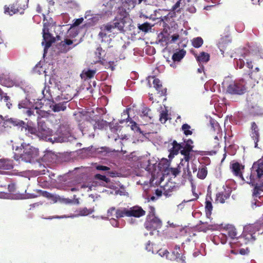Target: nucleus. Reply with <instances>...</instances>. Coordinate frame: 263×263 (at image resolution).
Instances as JSON below:
<instances>
[{"mask_svg":"<svg viewBox=\"0 0 263 263\" xmlns=\"http://www.w3.org/2000/svg\"><path fill=\"white\" fill-rule=\"evenodd\" d=\"M182 149H181L180 153L181 154H190L191 151H192V149L193 146H190L189 144H184V143H181Z\"/></svg>","mask_w":263,"mask_h":263,"instance_id":"4c0bfd02","label":"nucleus"},{"mask_svg":"<svg viewBox=\"0 0 263 263\" xmlns=\"http://www.w3.org/2000/svg\"><path fill=\"white\" fill-rule=\"evenodd\" d=\"M40 112L41 110L36 107L33 110L28 109L26 113L28 117L33 116L37 121L36 136L40 139L52 141V138L51 137L52 135V130L47 126L44 121H39L41 119Z\"/></svg>","mask_w":263,"mask_h":263,"instance_id":"f257e3e1","label":"nucleus"},{"mask_svg":"<svg viewBox=\"0 0 263 263\" xmlns=\"http://www.w3.org/2000/svg\"><path fill=\"white\" fill-rule=\"evenodd\" d=\"M158 254L161 256H167V254H168V252L167 251V250H162V249H160L158 251Z\"/></svg>","mask_w":263,"mask_h":263,"instance_id":"0e129e2a","label":"nucleus"},{"mask_svg":"<svg viewBox=\"0 0 263 263\" xmlns=\"http://www.w3.org/2000/svg\"><path fill=\"white\" fill-rule=\"evenodd\" d=\"M179 38V35L178 34H174L171 36V40L169 42L170 43H173L175 42Z\"/></svg>","mask_w":263,"mask_h":263,"instance_id":"e2e57ef3","label":"nucleus"},{"mask_svg":"<svg viewBox=\"0 0 263 263\" xmlns=\"http://www.w3.org/2000/svg\"><path fill=\"white\" fill-rule=\"evenodd\" d=\"M43 41L42 44H44V52L51 46L52 44L55 41V38L49 32L48 28L43 29Z\"/></svg>","mask_w":263,"mask_h":263,"instance_id":"1a4fd4ad","label":"nucleus"},{"mask_svg":"<svg viewBox=\"0 0 263 263\" xmlns=\"http://www.w3.org/2000/svg\"><path fill=\"white\" fill-rule=\"evenodd\" d=\"M256 232L258 234L263 233V217L255 223L245 226L242 235L238 238L239 241H243L245 244L253 242L256 239Z\"/></svg>","mask_w":263,"mask_h":263,"instance_id":"f03ea898","label":"nucleus"},{"mask_svg":"<svg viewBox=\"0 0 263 263\" xmlns=\"http://www.w3.org/2000/svg\"><path fill=\"white\" fill-rule=\"evenodd\" d=\"M181 165H183V164L180 163L177 167L176 168H171V173L172 175H173L175 176H176L178 175L179 173L181 172L180 170L181 168Z\"/></svg>","mask_w":263,"mask_h":263,"instance_id":"09e8293b","label":"nucleus"},{"mask_svg":"<svg viewBox=\"0 0 263 263\" xmlns=\"http://www.w3.org/2000/svg\"><path fill=\"white\" fill-rule=\"evenodd\" d=\"M172 147L169 149L170 154L168 158L170 159L174 157V155H176L179 153V151H181V149L183 146L181 144L177 143L175 140H174L172 143Z\"/></svg>","mask_w":263,"mask_h":263,"instance_id":"f8f14e48","label":"nucleus"},{"mask_svg":"<svg viewBox=\"0 0 263 263\" xmlns=\"http://www.w3.org/2000/svg\"><path fill=\"white\" fill-rule=\"evenodd\" d=\"M105 51L103 50L102 47H98L96 51L95 52L96 55L98 57V60L100 61L102 59H103V57L104 55Z\"/></svg>","mask_w":263,"mask_h":263,"instance_id":"79ce46f5","label":"nucleus"},{"mask_svg":"<svg viewBox=\"0 0 263 263\" xmlns=\"http://www.w3.org/2000/svg\"><path fill=\"white\" fill-rule=\"evenodd\" d=\"M168 119V111L167 110H163L161 112L160 115L159 120L162 123H165Z\"/></svg>","mask_w":263,"mask_h":263,"instance_id":"a19ab883","label":"nucleus"},{"mask_svg":"<svg viewBox=\"0 0 263 263\" xmlns=\"http://www.w3.org/2000/svg\"><path fill=\"white\" fill-rule=\"evenodd\" d=\"M127 13L126 10L123 8H119L118 11V15L116 17L121 19V18H125L126 16Z\"/></svg>","mask_w":263,"mask_h":263,"instance_id":"a18cd8bd","label":"nucleus"},{"mask_svg":"<svg viewBox=\"0 0 263 263\" xmlns=\"http://www.w3.org/2000/svg\"><path fill=\"white\" fill-rule=\"evenodd\" d=\"M185 53L186 51L184 50H179V51H177L173 54L172 56V60L174 62H179L185 56Z\"/></svg>","mask_w":263,"mask_h":263,"instance_id":"bb28decb","label":"nucleus"},{"mask_svg":"<svg viewBox=\"0 0 263 263\" xmlns=\"http://www.w3.org/2000/svg\"><path fill=\"white\" fill-rule=\"evenodd\" d=\"M182 0H178L172 7L170 10V15L171 17H175L176 16V13L181 12V2Z\"/></svg>","mask_w":263,"mask_h":263,"instance_id":"6ab92c4d","label":"nucleus"},{"mask_svg":"<svg viewBox=\"0 0 263 263\" xmlns=\"http://www.w3.org/2000/svg\"><path fill=\"white\" fill-rule=\"evenodd\" d=\"M84 19L83 17L76 19L73 24V26H78L80 25L83 21Z\"/></svg>","mask_w":263,"mask_h":263,"instance_id":"338daca9","label":"nucleus"},{"mask_svg":"<svg viewBox=\"0 0 263 263\" xmlns=\"http://www.w3.org/2000/svg\"><path fill=\"white\" fill-rule=\"evenodd\" d=\"M263 175V160L259 159L254 162L252 165L249 181L248 183L252 185H254L256 178H260Z\"/></svg>","mask_w":263,"mask_h":263,"instance_id":"423d86ee","label":"nucleus"},{"mask_svg":"<svg viewBox=\"0 0 263 263\" xmlns=\"http://www.w3.org/2000/svg\"><path fill=\"white\" fill-rule=\"evenodd\" d=\"M12 127L10 119L5 120L3 116L0 115V134L3 132L5 128H11Z\"/></svg>","mask_w":263,"mask_h":263,"instance_id":"412c9836","label":"nucleus"},{"mask_svg":"<svg viewBox=\"0 0 263 263\" xmlns=\"http://www.w3.org/2000/svg\"><path fill=\"white\" fill-rule=\"evenodd\" d=\"M95 122L93 124V129L95 130L103 129L107 125V122L103 119H98V120H95Z\"/></svg>","mask_w":263,"mask_h":263,"instance_id":"393cba45","label":"nucleus"},{"mask_svg":"<svg viewBox=\"0 0 263 263\" xmlns=\"http://www.w3.org/2000/svg\"><path fill=\"white\" fill-rule=\"evenodd\" d=\"M229 36H226L224 37H221L219 41V47H223L224 46L225 41H228V43L230 42V41L229 40Z\"/></svg>","mask_w":263,"mask_h":263,"instance_id":"5fc2aeb1","label":"nucleus"},{"mask_svg":"<svg viewBox=\"0 0 263 263\" xmlns=\"http://www.w3.org/2000/svg\"><path fill=\"white\" fill-rule=\"evenodd\" d=\"M28 1L29 0H16L14 3L9 6H5L4 12L10 15L17 13L23 14L28 7Z\"/></svg>","mask_w":263,"mask_h":263,"instance_id":"39448f33","label":"nucleus"},{"mask_svg":"<svg viewBox=\"0 0 263 263\" xmlns=\"http://www.w3.org/2000/svg\"><path fill=\"white\" fill-rule=\"evenodd\" d=\"M145 249L146 250H147L149 252L153 251V245L151 244V243L149 241H148L147 242V243L146 245Z\"/></svg>","mask_w":263,"mask_h":263,"instance_id":"774afa93","label":"nucleus"},{"mask_svg":"<svg viewBox=\"0 0 263 263\" xmlns=\"http://www.w3.org/2000/svg\"><path fill=\"white\" fill-rule=\"evenodd\" d=\"M114 27L111 24H107L103 25L101 26L100 29L104 32H106L109 33H111L114 29Z\"/></svg>","mask_w":263,"mask_h":263,"instance_id":"ea45409f","label":"nucleus"},{"mask_svg":"<svg viewBox=\"0 0 263 263\" xmlns=\"http://www.w3.org/2000/svg\"><path fill=\"white\" fill-rule=\"evenodd\" d=\"M108 32H104L101 30V31L99 33V36L101 39L102 42H106L111 40L110 34L108 35Z\"/></svg>","mask_w":263,"mask_h":263,"instance_id":"f704fd0d","label":"nucleus"},{"mask_svg":"<svg viewBox=\"0 0 263 263\" xmlns=\"http://www.w3.org/2000/svg\"><path fill=\"white\" fill-rule=\"evenodd\" d=\"M230 168L233 173V174L237 177H239L242 179V170H244L245 166L240 164L238 162H235L234 163H231L230 165Z\"/></svg>","mask_w":263,"mask_h":263,"instance_id":"9d476101","label":"nucleus"},{"mask_svg":"<svg viewBox=\"0 0 263 263\" xmlns=\"http://www.w3.org/2000/svg\"><path fill=\"white\" fill-rule=\"evenodd\" d=\"M62 46L65 48L66 45L69 46L72 45L73 41L70 39H66L64 40Z\"/></svg>","mask_w":263,"mask_h":263,"instance_id":"bf43d9fd","label":"nucleus"},{"mask_svg":"<svg viewBox=\"0 0 263 263\" xmlns=\"http://www.w3.org/2000/svg\"><path fill=\"white\" fill-rule=\"evenodd\" d=\"M129 213L128 209L125 208H120L116 211V216L117 218L125 216L129 217Z\"/></svg>","mask_w":263,"mask_h":263,"instance_id":"a878e982","label":"nucleus"},{"mask_svg":"<svg viewBox=\"0 0 263 263\" xmlns=\"http://www.w3.org/2000/svg\"><path fill=\"white\" fill-rule=\"evenodd\" d=\"M170 18H172L171 17V15H170V12L168 13V14L167 15H165L163 17H161L160 18L161 21L163 22V27H166L168 26L167 23H168V20H170Z\"/></svg>","mask_w":263,"mask_h":263,"instance_id":"3c124183","label":"nucleus"},{"mask_svg":"<svg viewBox=\"0 0 263 263\" xmlns=\"http://www.w3.org/2000/svg\"><path fill=\"white\" fill-rule=\"evenodd\" d=\"M67 5L68 7L70 8H76L78 7V5L76 2L73 1H68L67 2H65Z\"/></svg>","mask_w":263,"mask_h":263,"instance_id":"13d9d810","label":"nucleus"},{"mask_svg":"<svg viewBox=\"0 0 263 263\" xmlns=\"http://www.w3.org/2000/svg\"><path fill=\"white\" fill-rule=\"evenodd\" d=\"M226 231L228 236L232 239L237 240L238 237H237V233L236 228L232 225H227L226 227Z\"/></svg>","mask_w":263,"mask_h":263,"instance_id":"aec40b11","label":"nucleus"},{"mask_svg":"<svg viewBox=\"0 0 263 263\" xmlns=\"http://www.w3.org/2000/svg\"><path fill=\"white\" fill-rule=\"evenodd\" d=\"M248 88V84L244 79L236 80L231 82L227 88V92L234 95H242Z\"/></svg>","mask_w":263,"mask_h":263,"instance_id":"7ed1b4c3","label":"nucleus"},{"mask_svg":"<svg viewBox=\"0 0 263 263\" xmlns=\"http://www.w3.org/2000/svg\"><path fill=\"white\" fill-rule=\"evenodd\" d=\"M21 128H22V130L23 129V128H25V131H27L29 133H30L31 134H33V135H35L36 136L37 129H36V128H35L31 125L26 124V123H25V125L24 126V127H21Z\"/></svg>","mask_w":263,"mask_h":263,"instance_id":"58836bf2","label":"nucleus"},{"mask_svg":"<svg viewBox=\"0 0 263 263\" xmlns=\"http://www.w3.org/2000/svg\"><path fill=\"white\" fill-rule=\"evenodd\" d=\"M1 81L2 82V83H3L4 85L7 87H9L13 84L12 81L10 80L9 78H8V79H7L5 78L2 77L1 78Z\"/></svg>","mask_w":263,"mask_h":263,"instance_id":"603ef678","label":"nucleus"},{"mask_svg":"<svg viewBox=\"0 0 263 263\" xmlns=\"http://www.w3.org/2000/svg\"><path fill=\"white\" fill-rule=\"evenodd\" d=\"M250 112L253 115H263V107L258 104H255L250 108Z\"/></svg>","mask_w":263,"mask_h":263,"instance_id":"4be33fe9","label":"nucleus"},{"mask_svg":"<svg viewBox=\"0 0 263 263\" xmlns=\"http://www.w3.org/2000/svg\"><path fill=\"white\" fill-rule=\"evenodd\" d=\"M203 43V40L201 37L194 38L192 40L193 46L196 48L201 47Z\"/></svg>","mask_w":263,"mask_h":263,"instance_id":"c9c22d12","label":"nucleus"},{"mask_svg":"<svg viewBox=\"0 0 263 263\" xmlns=\"http://www.w3.org/2000/svg\"><path fill=\"white\" fill-rule=\"evenodd\" d=\"M42 94L43 98L48 101L53 100V97L51 93L49 86H45L43 90H42Z\"/></svg>","mask_w":263,"mask_h":263,"instance_id":"c756f323","label":"nucleus"},{"mask_svg":"<svg viewBox=\"0 0 263 263\" xmlns=\"http://www.w3.org/2000/svg\"><path fill=\"white\" fill-rule=\"evenodd\" d=\"M141 112L143 116L148 117L149 119H151L153 117L151 114V110L148 107H144L142 108Z\"/></svg>","mask_w":263,"mask_h":263,"instance_id":"37998d69","label":"nucleus"},{"mask_svg":"<svg viewBox=\"0 0 263 263\" xmlns=\"http://www.w3.org/2000/svg\"><path fill=\"white\" fill-rule=\"evenodd\" d=\"M145 229L150 231L149 235H154V231L162 227V221L155 215H148L144 223Z\"/></svg>","mask_w":263,"mask_h":263,"instance_id":"0eeeda50","label":"nucleus"},{"mask_svg":"<svg viewBox=\"0 0 263 263\" xmlns=\"http://www.w3.org/2000/svg\"><path fill=\"white\" fill-rule=\"evenodd\" d=\"M96 73V70H88L84 73L87 78L91 79L93 78Z\"/></svg>","mask_w":263,"mask_h":263,"instance_id":"864d4df0","label":"nucleus"},{"mask_svg":"<svg viewBox=\"0 0 263 263\" xmlns=\"http://www.w3.org/2000/svg\"><path fill=\"white\" fill-rule=\"evenodd\" d=\"M93 212V210L91 209H87V208H83L80 209L78 211V214L80 216H86Z\"/></svg>","mask_w":263,"mask_h":263,"instance_id":"e433bc0d","label":"nucleus"},{"mask_svg":"<svg viewBox=\"0 0 263 263\" xmlns=\"http://www.w3.org/2000/svg\"><path fill=\"white\" fill-rule=\"evenodd\" d=\"M130 128L133 130L139 133L141 132L140 128L138 126L137 124L135 122L132 121L130 122Z\"/></svg>","mask_w":263,"mask_h":263,"instance_id":"6e6d98bb","label":"nucleus"},{"mask_svg":"<svg viewBox=\"0 0 263 263\" xmlns=\"http://www.w3.org/2000/svg\"><path fill=\"white\" fill-rule=\"evenodd\" d=\"M151 28V26H150V24L148 23H144L141 25H139L138 26V28L144 32H147Z\"/></svg>","mask_w":263,"mask_h":263,"instance_id":"c03bdc74","label":"nucleus"},{"mask_svg":"<svg viewBox=\"0 0 263 263\" xmlns=\"http://www.w3.org/2000/svg\"><path fill=\"white\" fill-rule=\"evenodd\" d=\"M96 169L99 171H105L109 170L110 168L106 166L99 165L96 166Z\"/></svg>","mask_w":263,"mask_h":263,"instance_id":"680f3d73","label":"nucleus"},{"mask_svg":"<svg viewBox=\"0 0 263 263\" xmlns=\"http://www.w3.org/2000/svg\"><path fill=\"white\" fill-rule=\"evenodd\" d=\"M207 174L208 170L206 167L205 165H202L199 167L197 176L199 179H203L206 177Z\"/></svg>","mask_w":263,"mask_h":263,"instance_id":"c85d7f7f","label":"nucleus"},{"mask_svg":"<svg viewBox=\"0 0 263 263\" xmlns=\"http://www.w3.org/2000/svg\"><path fill=\"white\" fill-rule=\"evenodd\" d=\"M261 205V202L256 199H254L253 201L252 202L251 206L253 209L256 206Z\"/></svg>","mask_w":263,"mask_h":263,"instance_id":"052dcab7","label":"nucleus"},{"mask_svg":"<svg viewBox=\"0 0 263 263\" xmlns=\"http://www.w3.org/2000/svg\"><path fill=\"white\" fill-rule=\"evenodd\" d=\"M43 15L44 16V18H43L44 28H48L49 27L53 26L55 24V23L53 22L52 18L49 17V19H48L47 17H46L44 14H43Z\"/></svg>","mask_w":263,"mask_h":263,"instance_id":"473e14b6","label":"nucleus"},{"mask_svg":"<svg viewBox=\"0 0 263 263\" xmlns=\"http://www.w3.org/2000/svg\"><path fill=\"white\" fill-rule=\"evenodd\" d=\"M13 167V161L7 159H0V169L10 170Z\"/></svg>","mask_w":263,"mask_h":263,"instance_id":"4468645a","label":"nucleus"},{"mask_svg":"<svg viewBox=\"0 0 263 263\" xmlns=\"http://www.w3.org/2000/svg\"><path fill=\"white\" fill-rule=\"evenodd\" d=\"M153 85L160 96H165L166 95V88H163L162 84L159 79L155 78L154 79Z\"/></svg>","mask_w":263,"mask_h":263,"instance_id":"ddd939ff","label":"nucleus"},{"mask_svg":"<svg viewBox=\"0 0 263 263\" xmlns=\"http://www.w3.org/2000/svg\"><path fill=\"white\" fill-rule=\"evenodd\" d=\"M220 239H221V242L222 244H225L227 242V237L226 234H221L219 236Z\"/></svg>","mask_w":263,"mask_h":263,"instance_id":"69168bd1","label":"nucleus"},{"mask_svg":"<svg viewBox=\"0 0 263 263\" xmlns=\"http://www.w3.org/2000/svg\"><path fill=\"white\" fill-rule=\"evenodd\" d=\"M253 196L254 198H260L261 196H260V193L259 192V187H254V188L253 189Z\"/></svg>","mask_w":263,"mask_h":263,"instance_id":"4d7b16f0","label":"nucleus"},{"mask_svg":"<svg viewBox=\"0 0 263 263\" xmlns=\"http://www.w3.org/2000/svg\"><path fill=\"white\" fill-rule=\"evenodd\" d=\"M72 99L71 95L66 93V92H62L60 96H58L55 98L56 101H63L65 104L70 101Z\"/></svg>","mask_w":263,"mask_h":263,"instance_id":"b1692460","label":"nucleus"},{"mask_svg":"<svg viewBox=\"0 0 263 263\" xmlns=\"http://www.w3.org/2000/svg\"><path fill=\"white\" fill-rule=\"evenodd\" d=\"M212 199L211 196L209 197V199L206 197L205 202V212L206 217L209 218H210L211 216L213 208L212 203Z\"/></svg>","mask_w":263,"mask_h":263,"instance_id":"f3484780","label":"nucleus"},{"mask_svg":"<svg viewBox=\"0 0 263 263\" xmlns=\"http://www.w3.org/2000/svg\"><path fill=\"white\" fill-rule=\"evenodd\" d=\"M125 21L123 18H121V19L117 18V17H115L114 20V22L112 24L114 28H117L120 31H124V28L125 26Z\"/></svg>","mask_w":263,"mask_h":263,"instance_id":"a211bd4d","label":"nucleus"},{"mask_svg":"<svg viewBox=\"0 0 263 263\" xmlns=\"http://www.w3.org/2000/svg\"><path fill=\"white\" fill-rule=\"evenodd\" d=\"M230 194L220 192L216 194V201L221 203H224L226 200L230 197Z\"/></svg>","mask_w":263,"mask_h":263,"instance_id":"cd10ccee","label":"nucleus"},{"mask_svg":"<svg viewBox=\"0 0 263 263\" xmlns=\"http://www.w3.org/2000/svg\"><path fill=\"white\" fill-rule=\"evenodd\" d=\"M210 54L205 52H201L196 57V60L200 64L207 63L210 60Z\"/></svg>","mask_w":263,"mask_h":263,"instance_id":"5701e85b","label":"nucleus"},{"mask_svg":"<svg viewBox=\"0 0 263 263\" xmlns=\"http://www.w3.org/2000/svg\"><path fill=\"white\" fill-rule=\"evenodd\" d=\"M181 130L186 136L191 135L193 134L191 126L187 123L183 124L182 125Z\"/></svg>","mask_w":263,"mask_h":263,"instance_id":"2f4dec72","label":"nucleus"},{"mask_svg":"<svg viewBox=\"0 0 263 263\" xmlns=\"http://www.w3.org/2000/svg\"><path fill=\"white\" fill-rule=\"evenodd\" d=\"M251 137L253 139L254 141H255V143L257 144V142L259 140V129L255 123V122H253L251 123Z\"/></svg>","mask_w":263,"mask_h":263,"instance_id":"2eb2a0df","label":"nucleus"},{"mask_svg":"<svg viewBox=\"0 0 263 263\" xmlns=\"http://www.w3.org/2000/svg\"><path fill=\"white\" fill-rule=\"evenodd\" d=\"M15 150L20 151V158L26 162H30L38 155L37 149L26 143L22 144L20 147H17Z\"/></svg>","mask_w":263,"mask_h":263,"instance_id":"20e7f679","label":"nucleus"},{"mask_svg":"<svg viewBox=\"0 0 263 263\" xmlns=\"http://www.w3.org/2000/svg\"><path fill=\"white\" fill-rule=\"evenodd\" d=\"M197 228L199 231L206 232L208 230L213 229V225L209 224L208 222H203L200 220L197 225Z\"/></svg>","mask_w":263,"mask_h":263,"instance_id":"dca6fc26","label":"nucleus"},{"mask_svg":"<svg viewBox=\"0 0 263 263\" xmlns=\"http://www.w3.org/2000/svg\"><path fill=\"white\" fill-rule=\"evenodd\" d=\"M10 122L12 126H17L18 127H24L25 122L22 120H20L15 118H10Z\"/></svg>","mask_w":263,"mask_h":263,"instance_id":"72a5a7b5","label":"nucleus"},{"mask_svg":"<svg viewBox=\"0 0 263 263\" xmlns=\"http://www.w3.org/2000/svg\"><path fill=\"white\" fill-rule=\"evenodd\" d=\"M250 55L251 54L249 52H244L243 53L241 54V57L242 58H239V59H237L236 60V64L237 67L239 68V69H242L243 68L246 61L247 67L250 70H251L253 69V65L252 60L251 58H250Z\"/></svg>","mask_w":263,"mask_h":263,"instance_id":"6e6552de","label":"nucleus"},{"mask_svg":"<svg viewBox=\"0 0 263 263\" xmlns=\"http://www.w3.org/2000/svg\"><path fill=\"white\" fill-rule=\"evenodd\" d=\"M175 259L180 263L185 262V257L183 255H181L180 253H179L177 251L176 252Z\"/></svg>","mask_w":263,"mask_h":263,"instance_id":"8fccbe9b","label":"nucleus"},{"mask_svg":"<svg viewBox=\"0 0 263 263\" xmlns=\"http://www.w3.org/2000/svg\"><path fill=\"white\" fill-rule=\"evenodd\" d=\"M66 108V104L64 102H62L53 105L52 109L54 112H59L64 111Z\"/></svg>","mask_w":263,"mask_h":263,"instance_id":"7c9ffc66","label":"nucleus"},{"mask_svg":"<svg viewBox=\"0 0 263 263\" xmlns=\"http://www.w3.org/2000/svg\"><path fill=\"white\" fill-rule=\"evenodd\" d=\"M94 178L95 179L99 180H102L106 183H108L110 182L109 178L106 177L104 175H102L101 174H98L95 175Z\"/></svg>","mask_w":263,"mask_h":263,"instance_id":"de8ad7c7","label":"nucleus"},{"mask_svg":"<svg viewBox=\"0 0 263 263\" xmlns=\"http://www.w3.org/2000/svg\"><path fill=\"white\" fill-rule=\"evenodd\" d=\"M260 71V69L259 67H256L253 70V69L250 71L249 73V78L250 79H252L253 77H260V75L258 73Z\"/></svg>","mask_w":263,"mask_h":263,"instance_id":"49530a36","label":"nucleus"},{"mask_svg":"<svg viewBox=\"0 0 263 263\" xmlns=\"http://www.w3.org/2000/svg\"><path fill=\"white\" fill-rule=\"evenodd\" d=\"M129 217H140L145 215V211L141 206H134L128 209Z\"/></svg>","mask_w":263,"mask_h":263,"instance_id":"9b49d317","label":"nucleus"}]
</instances>
